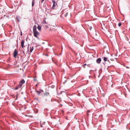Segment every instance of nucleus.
<instances>
[{
	"label": "nucleus",
	"instance_id": "f257e3e1",
	"mask_svg": "<svg viewBox=\"0 0 130 130\" xmlns=\"http://www.w3.org/2000/svg\"><path fill=\"white\" fill-rule=\"evenodd\" d=\"M37 26L36 25L34 26L33 28V34L34 36L37 38L38 39L40 40V38L38 37V36L39 35V33L37 30Z\"/></svg>",
	"mask_w": 130,
	"mask_h": 130
},
{
	"label": "nucleus",
	"instance_id": "f03ea898",
	"mask_svg": "<svg viewBox=\"0 0 130 130\" xmlns=\"http://www.w3.org/2000/svg\"><path fill=\"white\" fill-rule=\"evenodd\" d=\"M25 83V81L24 79L21 80L20 83L19 84V87H21L23 84H24Z\"/></svg>",
	"mask_w": 130,
	"mask_h": 130
},
{
	"label": "nucleus",
	"instance_id": "7ed1b4c3",
	"mask_svg": "<svg viewBox=\"0 0 130 130\" xmlns=\"http://www.w3.org/2000/svg\"><path fill=\"white\" fill-rule=\"evenodd\" d=\"M52 2L53 3V5L52 8L54 9L56 6L57 5V3L54 0H52Z\"/></svg>",
	"mask_w": 130,
	"mask_h": 130
},
{
	"label": "nucleus",
	"instance_id": "20e7f679",
	"mask_svg": "<svg viewBox=\"0 0 130 130\" xmlns=\"http://www.w3.org/2000/svg\"><path fill=\"white\" fill-rule=\"evenodd\" d=\"M18 53V52L17 51V50L15 49L14 51V52L13 54V56L16 58Z\"/></svg>",
	"mask_w": 130,
	"mask_h": 130
},
{
	"label": "nucleus",
	"instance_id": "39448f33",
	"mask_svg": "<svg viewBox=\"0 0 130 130\" xmlns=\"http://www.w3.org/2000/svg\"><path fill=\"white\" fill-rule=\"evenodd\" d=\"M24 40H22L21 41V46L23 48H24Z\"/></svg>",
	"mask_w": 130,
	"mask_h": 130
},
{
	"label": "nucleus",
	"instance_id": "423d86ee",
	"mask_svg": "<svg viewBox=\"0 0 130 130\" xmlns=\"http://www.w3.org/2000/svg\"><path fill=\"white\" fill-rule=\"evenodd\" d=\"M101 61V58H99L96 60V62L98 63H100Z\"/></svg>",
	"mask_w": 130,
	"mask_h": 130
},
{
	"label": "nucleus",
	"instance_id": "0eeeda50",
	"mask_svg": "<svg viewBox=\"0 0 130 130\" xmlns=\"http://www.w3.org/2000/svg\"><path fill=\"white\" fill-rule=\"evenodd\" d=\"M34 49L33 46L31 47H30V53H31Z\"/></svg>",
	"mask_w": 130,
	"mask_h": 130
},
{
	"label": "nucleus",
	"instance_id": "6e6552de",
	"mask_svg": "<svg viewBox=\"0 0 130 130\" xmlns=\"http://www.w3.org/2000/svg\"><path fill=\"white\" fill-rule=\"evenodd\" d=\"M44 95L46 96H48L49 95V93L48 92H46L44 94Z\"/></svg>",
	"mask_w": 130,
	"mask_h": 130
},
{
	"label": "nucleus",
	"instance_id": "1a4fd4ad",
	"mask_svg": "<svg viewBox=\"0 0 130 130\" xmlns=\"http://www.w3.org/2000/svg\"><path fill=\"white\" fill-rule=\"evenodd\" d=\"M37 29L39 30L40 31L41 30V26L39 25H38L37 27Z\"/></svg>",
	"mask_w": 130,
	"mask_h": 130
},
{
	"label": "nucleus",
	"instance_id": "9d476101",
	"mask_svg": "<svg viewBox=\"0 0 130 130\" xmlns=\"http://www.w3.org/2000/svg\"><path fill=\"white\" fill-rule=\"evenodd\" d=\"M35 2V0H32V6H33L34 5Z\"/></svg>",
	"mask_w": 130,
	"mask_h": 130
},
{
	"label": "nucleus",
	"instance_id": "9b49d317",
	"mask_svg": "<svg viewBox=\"0 0 130 130\" xmlns=\"http://www.w3.org/2000/svg\"><path fill=\"white\" fill-rule=\"evenodd\" d=\"M108 58L106 57H104V60L105 61H107Z\"/></svg>",
	"mask_w": 130,
	"mask_h": 130
},
{
	"label": "nucleus",
	"instance_id": "f8f14e48",
	"mask_svg": "<svg viewBox=\"0 0 130 130\" xmlns=\"http://www.w3.org/2000/svg\"><path fill=\"white\" fill-rule=\"evenodd\" d=\"M21 87H19V85H18L15 88V89L16 90H17L19 88H20Z\"/></svg>",
	"mask_w": 130,
	"mask_h": 130
},
{
	"label": "nucleus",
	"instance_id": "ddd939ff",
	"mask_svg": "<svg viewBox=\"0 0 130 130\" xmlns=\"http://www.w3.org/2000/svg\"><path fill=\"white\" fill-rule=\"evenodd\" d=\"M42 23L43 24H47V23L46 22V21L45 20H43V22H42Z\"/></svg>",
	"mask_w": 130,
	"mask_h": 130
},
{
	"label": "nucleus",
	"instance_id": "4468645a",
	"mask_svg": "<svg viewBox=\"0 0 130 130\" xmlns=\"http://www.w3.org/2000/svg\"><path fill=\"white\" fill-rule=\"evenodd\" d=\"M16 19H17V21H18V22H19L20 21V19L18 17H17L16 18Z\"/></svg>",
	"mask_w": 130,
	"mask_h": 130
},
{
	"label": "nucleus",
	"instance_id": "2eb2a0df",
	"mask_svg": "<svg viewBox=\"0 0 130 130\" xmlns=\"http://www.w3.org/2000/svg\"><path fill=\"white\" fill-rule=\"evenodd\" d=\"M68 12H66V13H65L64 14L65 17H66L67 16V15H68Z\"/></svg>",
	"mask_w": 130,
	"mask_h": 130
},
{
	"label": "nucleus",
	"instance_id": "dca6fc26",
	"mask_svg": "<svg viewBox=\"0 0 130 130\" xmlns=\"http://www.w3.org/2000/svg\"><path fill=\"white\" fill-rule=\"evenodd\" d=\"M37 92L38 93V95H39L41 93L40 92V91H37Z\"/></svg>",
	"mask_w": 130,
	"mask_h": 130
},
{
	"label": "nucleus",
	"instance_id": "f3484780",
	"mask_svg": "<svg viewBox=\"0 0 130 130\" xmlns=\"http://www.w3.org/2000/svg\"><path fill=\"white\" fill-rule=\"evenodd\" d=\"M121 25V23H119L118 24V25L119 26H120Z\"/></svg>",
	"mask_w": 130,
	"mask_h": 130
},
{
	"label": "nucleus",
	"instance_id": "a211bd4d",
	"mask_svg": "<svg viewBox=\"0 0 130 130\" xmlns=\"http://www.w3.org/2000/svg\"><path fill=\"white\" fill-rule=\"evenodd\" d=\"M86 65V63H85V64H84L83 65V67L85 68V66Z\"/></svg>",
	"mask_w": 130,
	"mask_h": 130
},
{
	"label": "nucleus",
	"instance_id": "6ab92c4d",
	"mask_svg": "<svg viewBox=\"0 0 130 130\" xmlns=\"http://www.w3.org/2000/svg\"><path fill=\"white\" fill-rule=\"evenodd\" d=\"M40 91L41 93L43 92V90H40Z\"/></svg>",
	"mask_w": 130,
	"mask_h": 130
},
{
	"label": "nucleus",
	"instance_id": "aec40b11",
	"mask_svg": "<svg viewBox=\"0 0 130 130\" xmlns=\"http://www.w3.org/2000/svg\"><path fill=\"white\" fill-rule=\"evenodd\" d=\"M29 44H28V48H27V49H28V51H29Z\"/></svg>",
	"mask_w": 130,
	"mask_h": 130
},
{
	"label": "nucleus",
	"instance_id": "412c9836",
	"mask_svg": "<svg viewBox=\"0 0 130 130\" xmlns=\"http://www.w3.org/2000/svg\"><path fill=\"white\" fill-rule=\"evenodd\" d=\"M44 0H42L41 1V3H42L44 1Z\"/></svg>",
	"mask_w": 130,
	"mask_h": 130
},
{
	"label": "nucleus",
	"instance_id": "4be33fe9",
	"mask_svg": "<svg viewBox=\"0 0 130 130\" xmlns=\"http://www.w3.org/2000/svg\"><path fill=\"white\" fill-rule=\"evenodd\" d=\"M87 66L89 67L90 66V64H88L87 65Z\"/></svg>",
	"mask_w": 130,
	"mask_h": 130
},
{
	"label": "nucleus",
	"instance_id": "5701e85b",
	"mask_svg": "<svg viewBox=\"0 0 130 130\" xmlns=\"http://www.w3.org/2000/svg\"><path fill=\"white\" fill-rule=\"evenodd\" d=\"M21 36H22V32H21Z\"/></svg>",
	"mask_w": 130,
	"mask_h": 130
},
{
	"label": "nucleus",
	"instance_id": "b1692460",
	"mask_svg": "<svg viewBox=\"0 0 130 130\" xmlns=\"http://www.w3.org/2000/svg\"><path fill=\"white\" fill-rule=\"evenodd\" d=\"M103 96H105V95L104 94H103Z\"/></svg>",
	"mask_w": 130,
	"mask_h": 130
},
{
	"label": "nucleus",
	"instance_id": "393cba45",
	"mask_svg": "<svg viewBox=\"0 0 130 130\" xmlns=\"http://www.w3.org/2000/svg\"><path fill=\"white\" fill-rule=\"evenodd\" d=\"M40 126H41V127H42V125H40Z\"/></svg>",
	"mask_w": 130,
	"mask_h": 130
}]
</instances>
